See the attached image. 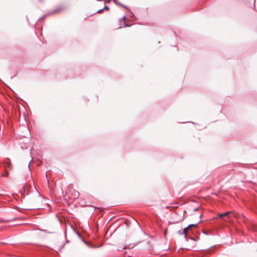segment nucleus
<instances>
[{
	"instance_id": "nucleus-2",
	"label": "nucleus",
	"mask_w": 257,
	"mask_h": 257,
	"mask_svg": "<svg viewBox=\"0 0 257 257\" xmlns=\"http://www.w3.org/2000/svg\"><path fill=\"white\" fill-rule=\"evenodd\" d=\"M231 213L230 211H227L226 212L223 213H220L218 215V217L220 218H222L223 217L226 216L228 214H229Z\"/></svg>"
},
{
	"instance_id": "nucleus-5",
	"label": "nucleus",
	"mask_w": 257,
	"mask_h": 257,
	"mask_svg": "<svg viewBox=\"0 0 257 257\" xmlns=\"http://www.w3.org/2000/svg\"><path fill=\"white\" fill-rule=\"evenodd\" d=\"M119 5H120V6H121L122 7H123V8H124L125 9H127V7H125V6H123V5H122L120 4H119Z\"/></svg>"
},
{
	"instance_id": "nucleus-3",
	"label": "nucleus",
	"mask_w": 257,
	"mask_h": 257,
	"mask_svg": "<svg viewBox=\"0 0 257 257\" xmlns=\"http://www.w3.org/2000/svg\"><path fill=\"white\" fill-rule=\"evenodd\" d=\"M178 234H179V235H184V234L182 233V231L181 230H179L178 231Z\"/></svg>"
},
{
	"instance_id": "nucleus-8",
	"label": "nucleus",
	"mask_w": 257,
	"mask_h": 257,
	"mask_svg": "<svg viewBox=\"0 0 257 257\" xmlns=\"http://www.w3.org/2000/svg\"><path fill=\"white\" fill-rule=\"evenodd\" d=\"M60 11V10H56L55 11V12H59Z\"/></svg>"
},
{
	"instance_id": "nucleus-12",
	"label": "nucleus",
	"mask_w": 257,
	"mask_h": 257,
	"mask_svg": "<svg viewBox=\"0 0 257 257\" xmlns=\"http://www.w3.org/2000/svg\"><path fill=\"white\" fill-rule=\"evenodd\" d=\"M7 174H9V173L7 172V173H6V175H7Z\"/></svg>"
},
{
	"instance_id": "nucleus-11",
	"label": "nucleus",
	"mask_w": 257,
	"mask_h": 257,
	"mask_svg": "<svg viewBox=\"0 0 257 257\" xmlns=\"http://www.w3.org/2000/svg\"><path fill=\"white\" fill-rule=\"evenodd\" d=\"M7 174H9V173L7 172V173H6V175H7Z\"/></svg>"
},
{
	"instance_id": "nucleus-10",
	"label": "nucleus",
	"mask_w": 257,
	"mask_h": 257,
	"mask_svg": "<svg viewBox=\"0 0 257 257\" xmlns=\"http://www.w3.org/2000/svg\"><path fill=\"white\" fill-rule=\"evenodd\" d=\"M8 165L9 166H10V163H8ZM9 167L10 168V166H9Z\"/></svg>"
},
{
	"instance_id": "nucleus-6",
	"label": "nucleus",
	"mask_w": 257,
	"mask_h": 257,
	"mask_svg": "<svg viewBox=\"0 0 257 257\" xmlns=\"http://www.w3.org/2000/svg\"><path fill=\"white\" fill-rule=\"evenodd\" d=\"M104 9H106L107 10H108V8L107 7H106V6H105V7H104Z\"/></svg>"
},
{
	"instance_id": "nucleus-1",
	"label": "nucleus",
	"mask_w": 257,
	"mask_h": 257,
	"mask_svg": "<svg viewBox=\"0 0 257 257\" xmlns=\"http://www.w3.org/2000/svg\"><path fill=\"white\" fill-rule=\"evenodd\" d=\"M198 223L191 224L189 225L187 227L184 228L182 230V233L184 234L185 237H187V234H188L192 228H195L197 226Z\"/></svg>"
},
{
	"instance_id": "nucleus-4",
	"label": "nucleus",
	"mask_w": 257,
	"mask_h": 257,
	"mask_svg": "<svg viewBox=\"0 0 257 257\" xmlns=\"http://www.w3.org/2000/svg\"><path fill=\"white\" fill-rule=\"evenodd\" d=\"M79 196V192L76 191L75 194V196L77 197Z\"/></svg>"
},
{
	"instance_id": "nucleus-7",
	"label": "nucleus",
	"mask_w": 257,
	"mask_h": 257,
	"mask_svg": "<svg viewBox=\"0 0 257 257\" xmlns=\"http://www.w3.org/2000/svg\"><path fill=\"white\" fill-rule=\"evenodd\" d=\"M103 11V10H98L97 12V13H98V12H101V11Z\"/></svg>"
},
{
	"instance_id": "nucleus-9",
	"label": "nucleus",
	"mask_w": 257,
	"mask_h": 257,
	"mask_svg": "<svg viewBox=\"0 0 257 257\" xmlns=\"http://www.w3.org/2000/svg\"><path fill=\"white\" fill-rule=\"evenodd\" d=\"M114 2L116 4V0H113Z\"/></svg>"
}]
</instances>
